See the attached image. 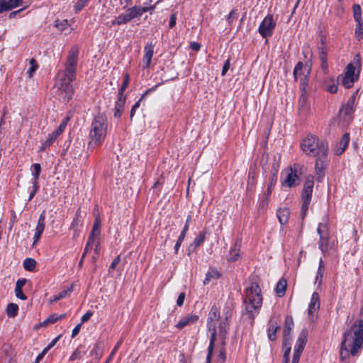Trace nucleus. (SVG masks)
<instances>
[{"label":"nucleus","instance_id":"43","mask_svg":"<svg viewBox=\"0 0 363 363\" xmlns=\"http://www.w3.org/2000/svg\"><path fill=\"white\" fill-rule=\"evenodd\" d=\"M325 89L331 93L335 94L337 91V85L335 83L333 79H329L325 82Z\"/></svg>","mask_w":363,"mask_h":363},{"label":"nucleus","instance_id":"44","mask_svg":"<svg viewBox=\"0 0 363 363\" xmlns=\"http://www.w3.org/2000/svg\"><path fill=\"white\" fill-rule=\"evenodd\" d=\"M269 198L270 195H267L264 193L261 196L259 203V208L261 210H265L267 208L269 202Z\"/></svg>","mask_w":363,"mask_h":363},{"label":"nucleus","instance_id":"13","mask_svg":"<svg viewBox=\"0 0 363 363\" xmlns=\"http://www.w3.org/2000/svg\"><path fill=\"white\" fill-rule=\"evenodd\" d=\"M275 26L276 22L274 21L272 16L267 15L259 26V33L262 37L267 38L272 35Z\"/></svg>","mask_w":363,"mask_h":363},{"label":"nucleus","instance_id":"9","mask_svg":"<svg viewBox=\"0 0 363 363\" xmlns=\"http://www.w3.org/2000/svg\"><path fill=\"white\" fill-rule=\"evenodd\" d=\"M228 330V323L227 321V318H225L224 320L220 323L218 328V336L217 337V340H218L222 346L216 357V363H224L225 361V349L224 347V345L225 344V338L227 336Z\"/></svg>","mask_w":363,"mask_h":363},{"label":"nucleus","instance_id":"64","mask_svg":"<svg viewBox=\"0 0 363 363\" xmlns=\"http://www.w3.org/2000/svg\"><path fill=\"white\" fill-rule=\"evenodd\" d=\"M184 298H185V294L182 292L179 295L178 298L177 300V306H182L184 303Z\"/></svg>","mask_w":363,"mask_h":363},{"label":"nucleus","instance_id":"53","mask_svg":"<svg viewBox=\"0 0 363 363\" xmlns=\"http://www.w3.org/2000/svg\"><path fill=\"white\" fill-rule=\"evenodd\" d=\"M30 67L28 70L27 74H28V76L30 77H31L33 76V73L37 69V67L38 66L36 65V62H35V60H33V59H31L30 60Z\"/></svg>","mask_w":363,"mask_h":363},{"label":"nucleus","instance_id":"40","mask_svg":"<svg viewBox=\"0 0 363 363\" xmlns=\"http://www.w3.org/2000/svg\"><path fill=\"white\" fill-rule=\"evenodd\" d=\"M206 235L204 233H199V234L195 238L194 240L190 245L189 248L193 247L194 249L200 246L205 240Z\"/></svg>","mask_w":363,"mask_h":363},{"label":"nucleus","instance_id":"24","mask_svg":"<svg viewBox=\"0 0 363 363\" xmlns=\"http://www.w3.org/2000/svg\"><path fill=\"white\" fill-rule=\"evenodd\" d=\"M199 319V316L194 314H189L186 316L182 318L177 323L176 327L179 329H182L186 325L196 323Z\"/></svg>","mask_w":363,"mask_h":363},{"label":"nucleus","instance_id":"22","mask_svg":"<svg viewBox=\"0 0 363 363\" xmlns=\"http://www.w3.org/2000/svg\"><path fill=\"white\" fill-rule=\"evenodd\" d=\"M154 54V47L150 44H147L144 48V55L143 57V68L147 69L150 67L152 58Z\"/></svg>","mask_w":363,"mask_h":363},{"label":"nucleus","instance_id":"3","mask_svg":"<svg viewBox=\"0 0 363 363\" xmlns=\"http://www.w3.org/2000/svg\"><path fill=\"white\" fill-rule=\"evenodd\" d=\"M301 149L307 155L317 158L327 157L328 152V144L312 135H308L303 140Z\"/></svg>","mask_w":363,"mask_h":363},{"label":"nucleus","instance_id":"31","mask_svg":"<svg viewBox=\"0 0 363 363\" xmlns=\"http://www.w3.org/2000/svg\"><path fill=\"white\" fill-rule=\"evenodd\" d=\"M301 95L298 100V106L300 111L303 113H305L308 109V97L306 96V88L304 89H301Z\"/></svg>","mask_w":363,"mask_h":363},{"label":"nucleus","instance_id":"26","mask_svg":"<svg viewBox=\"0 0 363 363\" xmlns=\"http://www.w3.org/2000/svg\"><path fill=\"white\" fill-rule=\"evenodd\" d=\"M150 9H153V7H141V6H133L128 10V13L130 16V19H133L141 16L144 13L148 11Z\"/></svg>","mask_w":363,"mask_h":363},{"label":"nucleus","instance_id":"60","mask_svg":"<svg viewBox=\"0 0 363 363\" xmlns=\"http://www.w3.org/2000/svg\"><path fill=\"white\" fill-rule=\"evenodd\" d=\"M92 315V312H91L90 311H87L84 315H82L81 318V323L82 324L88 321Z\"/></svg>","mask_w":363,"mask_h":363},{"label":"nucleus","instance_id":"20","mask_svg":"<svg viewBox=\"0 0 363 363\" xmlns=\"http://www.w3.org/2000/svg\"><path fill=\"white\" fill-rule=\"evenodd\" d=\"M279 169V164H274L272 166V174L269 178L268 184H267V188L264 194H267V195L272 194V190L277 183V173Z\"/></svg>","mask_w":363,"mask_h":363},{"label":"nucleus","instance_id":"38","mask_svg":"<svg viewBox=\"0 0 363 363\" xmlns=\"http://www.w3.org/2000/svg\"><path fill=\"white\" fill-rule=\"evenodd\" d=\"M55 26L58 28V30L61 31L68 30V33H70L72 28H70V25L67 20H57L55 21Z\"/></svg>","mask_w":363,"mask_h":363},{"label":"nucleus","instance_id":"39","mask_svg":"<svg viewBox=\"0 0 363 363\" xmlns=\"http://www.w3.org/2000/svg\"><path fill=\"white\" fill-rule=\"evenodd\" d=\"M6 311V314L9 317H12V318L15 317L18 314V306L16 303H9L7 305Z\"/></svg>","mask_w":363,"mask_h":363},{"label":"nucleus","instance_id":"51","mask_svg":"<svg viewBox=\"0 0 363 363\" xmlns=\"http://www.w3.org/2000/svg\"><path fill=\"white\" fill-rule=\"evenodd\" d=\"M57 320H59L58 315L57 314H52V315H50L46 320H45L42 323V325H48V324L55 323Z\"/></svg>","mask_w":363,"mask_h":363},{"label":"nucleus","instance_id":"10","mask_svg":"<svg viewBox=\"0 0 363 363\" xmlns=\"http://www.w3.org/2000/svg\"><path fill=\"white\" fill-rule=\"evenodd\" d=\"M313 177L312 176H308L305 181L301 195V211L303 217L306 216V212L308 209L309 204L311 203L313 189Z\"/></svg>","mask_w":363,"mask_h":363},{"label":"nucleus","instance_id":"52","mask_svg":"<svg viewBox=\"0 0 363 363\" xmlns=\"http://www.w3.org/2000/svg\"><path fill=\"white\" fill-rule=\"evenodd\" d=\"M89 1V0H78L74 5L76 11H81Z\"/></svg>","mask_w":363,"mask_h":363},{"label":"nucleus","instance_id":"50","mask_svg":"<svg viewBox=\"0 0 363 363\" xmlns=\"http://www.w3.org/2000/svg\"><path fill=\"white\" fill-rule=\"evenodd\" d=\"M100 235V230H96L92 228L90 235L88 238V240H89V243L94 242L96 240H99V237Z\"/></svg>","mask_w":363,"mask_h":363},{"label":"nucleus","instance_id":"12","mask_svg":"<svg viewBox=\"0 0 363 363\" xmlns=\"http://www.w3.org/2000/svg\"><path fill=\"white\" fill-rule=\"evenodd\" d=\"M308 330L303 329L298 335V340L294 347V352L291 363H298L301 354L307 342Z\"/></svg>","mask_w":363,"mask_h":363},{"label":"nucleus","instance_id":"28","mask_svg":"<svg viewBox=\"0 0 363 363\" xmlns=\"http://www.w3.org/2000/svg\"><path fill=\"white\" fill-rule=\"evenodd\" d=\"M125 103V95L118 94V100L116 102L115 108H114V116L115 117L119 118L121 116V113L124 108Z\"/></svg>","mask_w":363,"mask_h":363},{"label":"nucleus","instance_id":"47","mask_svg":"<svg viewBox=\"0 0 363 363\" xmlns=\"http://www.w3.org/2000/svg\"><path fill=\"white\" fill-rule=\"evenodd\" d=\"M240 250L236 248L231 249L227 256V259L230 262H235L240 257Z\"/></svg>","mask_w":363,"mask_h":363},{"label":"nucleus","instance_id":"16","mask_svg":"<svg viewBox=\"0 0 363 363\" xmlns=\"http://www.w3.org/2000/svg\"><path fill=\"white\" fill-rule=\"evenodd\" d=\"M294 327V320L291 316H286L284 322V335H283V347L290 345L291 334Z\"/></svg>","mask_w":363,"mask_h":363},{"label":"nucleus","instance_id":"61","mask_svg":"<svg viewBox=\"0 0 363 363\" xmlns=\"http://www.w3.org/2000/svg\"><path fill=\"white\" fill-rule=\"evenodd\" d=\"M230 59H228L225 61V62L223 67V69H222V75L223 76H224L226 74V72H228V70L230 68Z\"/></svg>","mask_w":363,"mask_h":363},{"label":"nucleus","instance_id":"48","mask_svg":"<svg viewBox=\"0 0 363 363\" xmlns=\"http://www.w3.org/2000/svg\"><path fill=\"white\" fill-rule=\"evenodd\" d=\"M355 36L359 40L363 38V21H356Z\"/></svg>","mask_w":363,"mask_h":363},{"label":"nucleus","instance_id":"8","mask_svg":"<svg viewBox=\"0 0 363 363\" xmlns=\"http://www.w3.org/2000/svg\"><path fill=\"white\" fill-rule=\"evenodd\" d=\"M301 170V166L298 164H294L293 166L283 170L281 185L289 188L297 186L300 182Z\"/></svg>","mask_w":363,"mask_h":363},{"label":"nucleus","instance_id":"15","mask_svg":"<svg viewBox=\"0 0 363 363\" xmlns=\"http://www.w3.org/2000/svg\"><path fill=\"white\" fill-rule=\"evenodd\" d=\"M344 333H348L354 339L363 340V320L359 319L353 322L351 326L345 330Z\"/></svg>","mask_w":363,"mask_h":363},{"label":"nucleus","instance_id":"18","mask_svg":"<svg viewBox=\"0 0 363 363\" xmlns=\"http://www.w3.org/2000/svg\"><path fill=\"white\" fill-rule=\"evenodd\" d=\"M45 213L43 212L40 215V217H39V219H38V223H37V225L35 228V234H34V237H33V245H35L38 242L42 233L44 231L45 225Z\"/></svg>","mask_w":363,"mask_h":363},{"label":"nucleus","instance_id":"36","mask_svg":"<svg viewBox=\"0 0 363 363\" xmlns=\"http://www.w3.org/2000/svg\"><path fill=\"white\" fill-rule=\"evenodd\" d=\"M286 281L285 279H280L275 289L276 294L278 296L282 297L286 292Z\"/></svg>","mask_w":363,"mask_h":363},{"label":"nucleus","instance_id":"11","mask_svg":"<svg viewBox=\"0 0 363 363\" xmlns=\"http://www.w3.org/2000/svg\"><path fill=\"white\" fill-rule=\"evenodd\" d=\"M309 74L310 68L307 65H304L301 62L296 64L294 69V77L295 80L300 81L301 89H304L306 88Z\"/></svg>","mask_w":363,"mask_h":363},{"label":"nucleus","instance_id":"63","mask_svg":"<svg viewBox=\"0 0 363 363\" xmlns=\"http://www.w3.org/2000/svg\"><path fill=\"white\" fill-rule=\"evenodd\" d=\"M80 358H81L80 352L78 350H77L72 354V355L69 357V360L74 361V360H76L77 359H80Z\"/></svg>","mask_w":363,"mask_h":363},{"label":"nucleus","instance_id":"33","mask_svg":"<svg viewBox=\"0 0 363 363\" xmlns=\"http://www.w3.org/2000/svg\"><path fill=\"white\" fill-rule=\"evenodd\" d=\"M319 249L323 252H327L332 248V245L329 241V235L328 236H323L320 238L318 242Z\"/></svg>","mask_w":363,"mask_h":363},{"label":"nucleus","instance_id":"34","mask_svg":"<svg viewBox=\"0 0 363 363\" xmlns=\"http://www.w3.org/2000/svg\"><path fill=\"white\" fill-rule=\"evenodd\" d=\"M220 277V273L216 269H210L206 274L203 284L206 285L212 280L218 279Z\"/></svg>","mask_w":363,"mask_h":363},{"label":"nucleus","instance_id":"32","mask_svg":"<svg viewBox=\"0 0 363 363\" xmlns=\"http://www.w3.org/2000/svg\"><path fill=\"white\" fill-rule=\"evenodd\" d=\"M289 214L290 212L288 208L284 207L279 208L277 211V217L281 225L287 223Z\"/></svg>","mask_w":363,"mask_h":363},{"label":"nucleus","instance_id":"57","mask_svg":"<svg viewBox=\"0 0 363 363\" xmlns=\"http://www.w3.org/2000/svg\"><path fill=\"white\" fill-rule=\"evenodd\" d=\"M32 185H33L32 186V190L30 192V195H29V198H28L29 201H30L34 197V196L35 195L37 191L39 189V184H36L35 182V184H32Z\"/></svg>","mask_w":363,"mask_h":363},{"label":"nucleus","instance_id":"2","mask_svg":"<svg viewBox=\"0 0 363 363\" xmlns=\"http://www.w3.org/2000/svg\"><path fill=\"white\" fill-rule=\"evenodd\" d=\"M106 130L107 123L105 116L99 114L95 116L90 128L89 147L94 148L101 145L106 138Z\"/></svg>","mask_w":363,"mask_h":363},{"label":"nucleus","instance_id":"45","mask_svg":"<svg viewBox=\"0 0 363 363\" xmlns=\"http://www.w3.org/2000/svg\"><path fill=\"white\" fill-rule=\"evenodd\" d=\"M323 272H324V264H323V260L320 259V262H319L318 269L317 274L315 277V283L318 282L319 285L320 284V283L322 281Z\"/></svg>","mask_w":363,"mask_h":363},{"label":"nucleus","instance_id":"54","mask_svg":"<svg viewBox=\"0 0 363 363\" xmlns=\"http://www.w3.org/2000/svg\"><path fill=\"white\" fill-rule=\"evenodd\" d=\"M284 348L285 349V351L284 352L282 362L288 363L289 360V354H290V351H291L290 345H288V346H286V347H284Z\"/></svg>","mask_w":363,"mask_h":363},{"label":"nucleus","instance_id":"42","mask_svg":"<svg viewBox=\"0 0 363 363\" xmlns=\"http://www.w3.org/2000/svg\"><path fill=\"white\" fill-rule=\"evenodd\" d=\"M36 267V261L32 258H26L23 261V267L26 270L32 272Z\"/></svg>","mask_w":363,"mask_h":363},{"label":"nucleus","instance_id":"7","mask_svg":"<svg viewBox=\"0 0 363 363\" xmlns=\"http://www.w3.org/2000/svg\"><path fill=\"white\" fill-rule=\"evenodd\" d=\"M220 313L216 306H212L208 318V330L210 333V343L208 348V354L206 357V363H211V356L213 351L214 342L218 336V332L216 330V322L218 320Z\"/></svg>","mask_w":363,"mask_h":363},{"label":"nucleus","instance_id":"59","mask_svg":"<svg viewBox=\"0 0 363 363\" xmlns=\"http://www.w3.org/2000/svg\"><path fill=\"white\" fill-rule=\"evenodd\" d=\"M91 249H94V252L96 255L99 253V240H96L94 242H92Z\"/></svg>","mask_w":363,"mask_h":363},{"label":"nucleus","instance_id":"49","mask_svg":"<svg viewBox=\"0 0 363 363\" xmlns=\"http://www.w3.org/2000/svg\"><path fill=\"white\" fill-rule=\"evenodd\" d=\"M73 291V285H70L67 289H64L58 294L55 295V299H62L66 296H69Z\"/></svg>","mask_w":363,"mask_h":363},{"label":"nucleus","instance_id":"58","mask_svg":"<svg viewBox=\"0 0 363 363\" xmlns=\"http://www.w3.org/2000/svg\"><path fill=\"white\" fill-rule=\"evenodd\" d=\"M238 18L237 13L235 10H233L230 12L228 16L227 21L229 23H232V21Z\"/></svg>","mask_w":363,"mask_h":363},{"label":"nucleus","instance_id":"29","mask_svg":"<svg viewBox=\"0 0 363 363\" xmlns=\"http://www.w3.org/2000/svg\"><path fill=\"white\" fill-rule=\"evenodd\" d=\"M21 0H0V13L20 5Z\"/></svg>","mask_w":363,"mask_h":363},{"label":"nucleus","instance_id":"56","mask_svg":"<svg viewBox=\"0 0 363 363\" xmlns=\"http://www.w3.org/2000/svg\"><path fill=\"white\" fill-rule=\"evenodd\" d=\"M122 343V340H120L117 344L115 345V347H113L112 352H111L108 359L106 360V363H108L111 359H112V357H113V355L116 354V351L118 350V348L120 347Z\"/></svg>","mask_w":363,"mask_h":363},{"label":"nucleus","instance_id":"30","mask_svg":"<svg viewBox=\"0 0 363 363\" xmlns=\"http://www.w3.org/2000/svg\"><path fill=\"white\" fill-rule=\"evenodd\" d=\"M26 283V279H18L16 283L15 295L17 298L21 300H26V296L23 293L22 288Z\"/></svg>","mask_w":363,"mask_h":363},{"label":"nucleus","instance_id":"62","mask_svg":"<svg viewBox=\"0 0 363 363\" xmlns=\"http://www.w3.org/2000/svg\"><path fill=\"white\" fill-rule=\"evenodd\" d=\"M48 352V350L45 347L44 350L37 356L35 359V363H39V362L43 359Z\"/></svg>","mask_w":363,"mask_h":363},{"label":"nucleus","instance_id":"17","mask_svg":"<svg viewBox=\"0 0 363 363\" xmlns=\"http://www.w3.org/2000/svg\"><path fill=\"white\" fill-rule=\"evenodd\" d=\"M320 296L317 292L312 294L308 308V316L313 320L320 308Z\"/></svg>","mask_w":363,"mask_h":363},{"label":"nucleus","instance_id":"37","mask_svg":"<svg viewBox=\"0 0 363 363\" xmlns=\"http://www.w3.org/2000/svg\"><path fill=\"white\" fill-rule=\"evenodd\" d=\"M32 169H33V170H32L33 178H32L31 183L35 184V182L36 184H38V178H39V176L41 172V167H40V164L35 163L32 165Z\"/></svg>","mask_w":363,"mask_h":363},{"label":"nucleus","instance_id":"55","mask_svg":"<svg viewBox=\"0 0 363 363\" xmlns=\"http://www.w3.org/2000/svg\"><path fill=\"white\" fill-rule=\"evenodd\" d=\"M128 83H129V76L128 74H125L123 83L119 89L118 94L124 95L123 92L125 90V89L127 88Z\"/></svg>","mask_w":363,"mask_h":363},{"label":"nucleus","instance_id":"4","mask_svg":"<svg viewBox=\"0 0 363 363\" xmlns=\"http://www.w3.org/2000/svg\"><path fill=\"white\" fill-rule=\"evenodd\" d=\"M245 309L252 316L257 314L262 304L261 289L256 283H252L245 291Z\"/></svg>","mask_w":363,"mask_h":363},{"label":"nucleus","instance_id":"35","mask_svg":"<svg viewBox=\"0 0 363 363\" xmlns=\"http://www.w3.org/2000/svg\"><path fill=\"white\" fill-rule=\"evenodd\" d=\"M131 21L128 13H125L119 15L116 19L112 21V25H121L125 24Z\"/></svg>","mask_w":363,"mask_h":363},{"label":"nucleus","instance_id":"41","mask_svg":"<svg viewBox=\"0 0 363 363\" xmlns=\"http://www.w3.org/2000/svg\"><path fill=\"white\" fill-rule=\"evenodd\" d=\"M317 233L319 237L328 236L329 235V230L326 223H320L318 225Z\"/></svg>","mask_w":363,"mask_h":363},{"label":"nucleus","instance_id":"27","mask_svg":"<svg viewBox=\"0 0 363 363\" xmlns=\"http://www.w3.org/2000/svg\"><path fill=\"white\" fill-rule=\"evenodd\" d=\"M350 142V136L348 133H345L340 140V142L336 145L335 152V154L339 155H341L347 147Z\"/></svg>","mask_w":363,"mask_h":363},{"label":"nucleus","instance_id":"14","mask_svg":"<svg viewBox=\"0 0 363 363\" xmlns=\"http://www.w3.org/2000/svg\"><path fill=\"white\" fill-rule=\"evenodd\" d=\"M69 118H65L58 126V128L53 131L51 134L48 135V138L45 140V142L42 144L40 147L41 150H45L47 147H50L55 139L64 131L65 127L67 126V121Z\"/></svg>","mask_w":363,"mask_h":363},{"label":"nucleus","instance_id":"6","mask_svg":"<svg viewBox=\"0 0 363 363\" xmlns=\"http://www.w3.org/2000/svg\"><path fill=\"white\" fill-rule=\"evenodd\" d=\"M360 72V59L357 55L355 56L354 61L349 63L344 73L338 77V79L345 88H350L354 83L358 79Z\"/></svg>","mask_w":363,"mask_h":363},{"label":"nucleus","instance_id":"23","mask_svg":"<svg viewBox=\"0 0 363 363\" xmlns=\"http://www.w3.org/2000/svg\"><path fill=\"white\" fill-rule=\"evenodd\" d=\"M83 216L80 208H78L75 213L74 217L70 225V229L74 230V236L77 235V232L82 226Z\"/></svg>","mask_w":363,"mask_h":363},{"label":"nucleus","instance_id":"5","mask_svg":"<svg viewBox=\"0 0 363 363\" xmlns=\"http://www.w3.org/2000/svg\"><path fill=\"white\" fill-rule=\"evenodd\" d=\"M363 347V340L354 339L348 333H343L340 347V359H347L350 355L356 356Z\"/></svg>","mask_w":363,"mask_h":363},{"label":"nucleus","instance_id":"1","mask_svg":"<svg viewBox=\"0 0 363 363\" xmlns=\"http://www.w3.org/2000/svg\"><path fill=\"white\" fill-rule=\"evenodd\" d=\"M78 54V48L77 47L72 48L65 65V69L57 74L55 87L57 89V96L64 101H68L74 94L71 83L76 77Z\"/></svg>","mask_w":363,"mask_h":363},{"label":"nucleus","instance_id":"25","mask_svg":"<svg viewBox=\"0 0 363 363\" xmlns=\"http://www.w3.org/2000/svg\"><path fill=\"white\" fill-rule=\"evenodd\" d=\"M354 100L355 97L354 96H351L346 104L342 106L340 110V113L346 116H351L354 112Z\"/></svg>","mask_w":363,"mask_h":363},{"label":"nucleus","instance_id":"21","mask_svg":"<svg viewBox=\"0 0 363 363\" xmlns=\"http://www.w3.org/2000/svg\"><path fill=\"white\" fill-rule=\"evenodd\" d=\"M327 157H318L315 161V173L317 175V180L321 181L325 174V169L326 166Z\"/></svg>","mask_w":363,"mask_h":363},{"label":"nucleus","instance_id":"19","mask_svg":"<svg viewBox=\"0 0 363 363\" xmlns=\"http://www.w3.org/2000/svg\"><path fill=\"white\" fill-rule=\"evenodd\" d=\"M279 316L274 315L269 321L268 337L270 340H274L277 337L276 333L279 328Z\"/></svg>","mask_w":363,"mask_h":363},{"label":"nucleus","instance_id":"46","mask_svg":"<svg viewBox=\"0 0 363 363\" xmlns=\"http://www.w3.org/2000/svg\"><path fill=\"white\" fill-rule=\"evenodd\" d=\"M353 17L355 21L362 20V9L359 4H354L352 6Z\"/></svg>","mask_w":363,"mask_h":363}]
</instances>
